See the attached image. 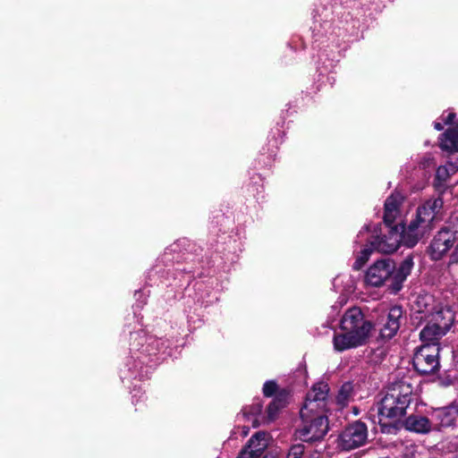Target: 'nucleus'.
I'll return each instance as SVG.
<instances>
[{"mask_svg":"<svg viewBox=\"0 0 458 458\" xmlns=\"http://www.w3.org/2000/svg\"><path fill=\"white\" fill-rule=\"evenodd\" d=\"M329 392L327 384L318 382L307 394L305 403L301 409V426L296 436L304 442L322 439L328 430L327 419L324 415Z\"/></svg>","mask_w":458,"mask_h":458,"instance_id":"nucleus-1","label":"nucleus"},{"mask_svg":"<svg viewBox=\"0 0 458 458\" xmlns=\"http://www.w3.org/2000/svg\"><path fill=\"white\" fill-rule=\"evenodd\" d=\"M402 204L403 197L399 194H391L385 200L382 222L374 227V250L393 254L402 246L403 225L397 220Z\"/></svg>","mask_w":458,"mask_h":458,"instance_id":"nucleus-2","label":"nucleus"},{"mask_svg":"<svg viewBox=\"0 0 458 458\" xmlns=\"http://www.w3.org/2000/svg\"><path fill=\"white\" fill-rule=\"evenodd\" d=\"M407 407L401 404V400L390 390L382 398L378 407V424L385 434H394L397 430L395 420L405 414Z\"/></svg>","mask_w":458,"mask_h":458,"instance_id":"nucleus-3","label":"nucleus"},{"mask_svg":"<svg viewBox=\"0 0 458 458\" xmlns=\"http://www.w3.org/2000/svg\"><path fill=\"white\" fill-rule=\"evenodd\" d=\"M440 344H422L414 352L412 363L420 374H432L438 370Z\"/></svg>","mask_w":458,"mask_h":458,"instance_id":"nucleus-4","label":"nucleus"},{"mask_svg":"<svg viewBox=\"0 0 458 458\" xmlns=\"http://www.w3.org/2000/svg\"><path fill=\"white\" fill-rule=\"evenodd\" d=\"M340 327L342 331L360 334L361 338L366 340L371 330V324L369 320L364 319L360 308L353 307L349 309L343 316Z\"/></svg>","mask_w":458,"mask_h":458,"instance_id":"nucleus-5","label":"nucleus"},{"mask_svg":"<svg viewBox=\"0 0 458 458\" xmlns=\"http://www.w3.org/2000/svg\"><path fill=\"white\" fill-rule=\"evenodd\" d=\"M367 439V428L362 422H355L347 427L339 437V446L352 450L363 445Z\"/></svg>","mask_w":458,"mask_h":458,"instance_id":"nucleus-6","label":"nucleus"},{"mask_svg":"<svg viewBox=\"0 0 458 458\" xmlns=\"http://www.w3.org/2000/svg\"><path fill=\"white\" fill-rule=\"evenodd\" d=\"M444 207L443 198H431L425 200L416 209L415 220L419 222L423 228L430 227L437 216L441 212Z\"/></svg>","mask_w":458,"mask_h":458,"instance_id":"nucleus-7","label":"nucleus"},{"mask_svg":"<svg viewBox=\"0 0 458 458\" xmlns=\"http://www.w3.org/2000/svg\"><path fill=\"white\" fill-rule=\"evenodd\" d=\"M268 440L269 437L266 432H257L237 458H259L267 447Z\"/></svg>","mask_w":458,"mask_h":458,"instance_id":"nucleus-8","label":"nucleus"},{"mask_svg":"<svg viewBox=\"0 0 458 458\" xmlns=\"http://www.w3.org/2000/svg\"><path fill=\"white\" fill-rule=\"evenodd\" d=\"M403 310L399 306L392 307L387 314L386 321L379 329V336L382 340H390L400 328L403 318Z\"/></svg>","mask_w":458,"mask_h":458,"instance_id":"nucleus-9","label":"nucleus"},{"mask_svg":"<svg viewBox=\"0 0 458 458\" xmlns=\"http://www.w3.org/2000/svg\"><path fill=\"white\" fill-rule=\"evenodd\" d=\"M403 228L400 230L402 236V245L406 248H413L418 244L420 240L423 237V226L419 224L414 218L408 225H405L403 220L400 219Z\"/></svg>","mask_w":458,"mask_h":458,"instance_id":"nucleus-10","label":"nucleus"},{"mask_svg":"<svg viewBox=\"0 0 458 458\" xmlns=\"http://www.w3.org/2000/svg\"><path fill=\"white\" fill-rule=\"evenodd\" d=\"M431 418L434 430H440L443 428L451 427L458 418V408L455 405H450L437 409L433 411Z\"/></svg>","mask_w":458,"mask_h":458,"instance_id":"nucleus-11","label":"nucleus"},{"mask_svg":"<svg viewBox=\"0 0 458 458\" xmlns=\"http://www.w3.org/2000/svg\"><path fill=\"white\" fill-rule=\"evenodd\" d=\"M394 261L391 258H382L374 261V286H382L386 282H393Z\"/></svg>","mask_w":458,"mask_h":458,"instance_id":"nucleus-12","label":"nucleus"},{"mask_svg":"<svg viewBox=\"0 0 458 458\" xmlns=\"http://www.w3.org/2000/svg\"><path fill=\"white\" fill-rule=\"evenodd\" d=\"M365 339L361 338V335L353 334L352 332L343 331V333L335 334L333 338L334 349L336 352H344L352 348H356L365 343Z\"/></svg>","mask_w":458,"mask_h":458,"instance_id":"nucleus-13","label":"nucleus"},{"mask_svg":"<svg viewBox=\"0 0 458 458\" xmlns=\"http://www.w3.org/2000/svg\"><path fill=\"white\" fill-rule=\"evenodd\" d=\"M430 321L437 323L444 329L449 331L454 321V311L449 305L438 304L430 312Z\"/></svg>","mask_w":458,"mask_h":458,"instance_id":"nucleus-14","label":"nucleus"},{"mask_svg":"<svg viewBox=\"0 0 458 458\" xmlns=\"http://www.w3.org/2000/svg\"><path fill=\"white\" fill-rule=\"evenodd\" d=\"M434 297L427 293L425 290H421L420 293H413L411 298V310L419 314H425L426 316L430 314L433 310Z\"/></svg>","mask_w":458,"mask_h":458,"instance_id":"nucleus-15","label":"nucleus"},{"mask_svg":"<svg viewBox=\"0 0 458 458\" xmlns=\"http://www.w3.org/2000/svg\"><path fill=\"white\" fill-rule=\"evenodd\" d=\"M433 427L432 419L419 414H411L404 421V428L407 430L418 434H428L434 430Z\"/></svg>","mask_w":458,"mask_h":458,"instance_id":"nucleus-16","label":"nucleus"},{"mask_svg":"<svg viewBox=\"0 0 458 458\" xmlns=\"http://www.w3.org/2000/svg\"><path fill=\"white\" fill-rule=\"evenodd\" d=\"M448 331L444 329L437 323L429 321L420 331V338L423 344H439V340L446 335Z\"/></svg>","mask_w":458,"mask_h":458,"instance_id":"nucleus-17","label":"nucleus"},{"mask_svg":"<svg viewBox=\"0 0 458 458\" xmlns=\"http://www.w3.org/2000/svg\"><path fill=\"white\" fill-rule=\"evenodd\" d=\"M413 267V255L409 254L402 260L398 267L394 266L393 282L388 286H402L403 283L411 275Z\"/></svg>","mask_w":458,"mask_h":458,"instance_id":"nucleus-18","label":"nucleus"},{"mask_svg":"<svg viewBox=\"0 0 458 458\" xmlns=\"http://www.w3.org/2000/svg\"><path fill=\"white\" fill-rule=\"evenodd\" d=\"M439 147L448 153L458 152V132L454 128L447 129L439 137Z\"/></svg>","mask_w":458,"mask_h":458,"instance_id":"nucleus-19","label":"nucleus"},{"mask_svg":"<svg viewBox=\"0 0 458 458\" xmlns=\"http://www.w3.org/2000/svg\"><path fill=\"white\" fill-rule=\"evenodd\" d=\"M445 241H446L445 239V235L438 231L427 250V252L432 260H440L446 254L447 251L444 244V242H445Z\"/></svg>","mask_w":458,"mask_h":458,"instance_id":"nucleus-20","label":"nucleus"},{"mask_svg":"<svg viewBox=\"0 0 458 458\" xmlns=\"http://www.w3.org/2000/svg\"><path fill=\"white\" fill-rule=\"evenodd\" d=\"M390 391L401 400V404L408 408L411 401L412 394V386L411 384L405 381L397 382L392 386Z\"/></svg>","mask_w":458,"mask_h":458,"instance_id":"nucleus-21","label":"nucleus"},{"mask_svg":"<svg viewBox=\"0 0 458 458\" xmlns=\"http://www.w3.org/2000/svg\"><path fill=\"white\" fill-rule=\"evenodd\" d=\"M372 235L367 238V244L365 248L357 256L352 268L353 270H360L365 264L369 261L370 255L372 254Z\"/></svg>","mask_w":458,"mask_h":458,"instance_id":"nucleus-22","label":"nucleus"},{"mask_svg":"<svg viewBox=\"0 0 458 458\" xmlns=\"http://www.w3.org/2000/svg\"><path fill=\"white\" fill-rule=\"evenodd\" d=\"M286 403V394H279L275 397V399L270 403V404L267 407V420L269 421L274 420L276 416L277 412L280 409H282Z\"/></svg>","mask_w":458,"mask_h":458,"instance_id":"nucleus-23","label":"nucleus"},{"mask_svg":"<svg viewBox=\"0 0 458 458\" xmlns=\"http://www.w3.org/2000/svg\"><path fill=\"white\" fill-rule=\"evenodd\" d=\"M352 385L349 382L344 383L336 396V403L341 407H344L351 400L352 394Z\"/></svg>","mask_w":458,"mask_h":458,"instance_id":"nucleus-24","label":"nucleus"},{"mask_svg":"<svg viewBox=\"0 0 458 458\" xmlns=\"http://www.w3.org/2000/svg\"><path fill=\"white\" fill-rule=\"evenodd\" d=\"M388 341L389 340L380 339V336L378 335L376 342H373V344H378L377 348H374V363L383 360L386 356L389 347L387 344Z\"/></svg>","mask_w":458,"mask_h":458,"instance_id":"nucleus-25","label":"nucleus"},{"mask_svg":"<svg viewBox=\"0 0 458 458\" xmlns=\"http://www.w3.org/2000/svg\"><path fill=\"white\" fill-rule=\"evenodd\" d=\"M440 233L445 235V241L444 242L445 247L446 249V251H448L454 244L456 241V233L457 232H451L448 228H442L440 230Z\"/></svg>","mask_w":458,"mask_h":458,"instance_id":"nucleus-26","label":"nucleus"},{"mask_svg":"<svg viewBox=\"0 0 458 458\" xmlns=\"http://www.w3.org/2000/svg\"><path fill=\"white\" fill-rule=\"evenodd\" d=\"M304 453V446L301 444L293 445L288 451L287 458H301Z\"/></svg>","mask_w":458,"mask_h":458,"instance_id":"nucleus-27","label":"nucleus"},{"mask_svg":"<svg viewBox=\"0 0 458 458\" xmlns=\"http://www.w3.org/2000/svg\"><path fill=\"white\" fill-rule=\"evenodd\" d=\"M277 389V386L274 381H267L263 386L264 395L269 397L272 396Z\"/></svg>","mask_w":458,"mask_h":458,"instance_id":"nucleus-28","label":"nucleus"},{"mask_svg":"<svg viewBox=\"0 0 458 458\" xmlns=\"http://www.w3.org/2000/svg\"><path fill=\"white\" fill-rule=\"evenodd\" d=\"M448 178V172L445 166H439L436 173V180L439 182H445Z\"/></svg>","mask_w":458,"mask_h":458,"instance_id":"nucleus-29","label":"nucleus"},{"mask_svg":"<svg viewBox=\"0 0 458 458\" xmlns=\"http://www.w3.org/2000/svg\"><path fill=\"white\" fill-rule=\"evenodd\" d=\"M175 270L190 274V273L193 272L194 267L192 265H191V266H182L180 263V261H177Z\"/></svg>","mask_w":458,"mask_h":458,"instance_id":"nucleus-30","label":"nucleus"},{"mask_svg":"<svg viewBox=\"0 0 458 458\" xmlns=\"http://www.w3.org/2000/svg\"><path fill=\"white\" fill-rule=\"evenodd\" d=\"M372 269V266H370L365 275H364V284L365 286H372V276L370 275V270Z\"/></svg>","mask_w":458,"mask_h":458,"instance_id":"nucleus-31","label":"nucleus"},{"mask_svg":"<svg viewBox=\"0 0 458 458\" xmlns=\"http://www.w3.org/2000/svg\"><path fill=\"white\" fill-rule=\"evenodd\" d=\"M455 118L454 113H449L445 118H444V123L445 124H451L454 123Z\"/></svg>","mask_w":458,"mask_h":458,"instance_id":"nucleus-32","label":"nucleus"},{"mask_svg":"<svg viewBox=\"0 0 458 458\" xmlns=\"http://www.w3.org/2000/svg\"><path fill=\"white\" fill-rule=\"evenodd\" d=\"M451 261L453 263H458V244L456 245L454 252L451 255Z\"/></svg>","mask_w":458,"mask_h":458,"instance_id":"nucleus-33","label":"nucleus"},{"mask_svg":"<svg viewBox=\"0 0 458 458\" xmlns=\"http://www.w3.org/2000/svg\"><path fill=\"white\" fill-rule=\"evenodd\" d=\"M434 128H435L437 131H442V130L444 129V125H443V123H441L435 122V123H434Z\"/></svg>","mask_w":458,"mask_h":458,"instance_id":"nucleus-34","label":"nucleus"},{"mask_svg":"<svg viewBox=\"0 0 458 458\" xmlns=\"http://www.w3.org/2000/svg\"><path fill=\"white\" fill-rule=\"evenodd\" d=\"M261 411V406L259 404H257L254 408V411H252L253 414H258Z\"/></svg>","mask_w":458,"mask_h":458,"instance_id":"nucleus-35","label":"nucleus"},{"mask_svg":"<svg viewBox=\"0 0 458 458\" xmlns=\"http://www.w3.org/2000/svg\"><path fill=\"white\" fill-rule=\"evenodd\" d=\"M339 302H340L341 305L345 304L347 302V298L344 297V296H341Z\"/></svg>","mask_w":458,"mask_h":458,"instance_id":"nucleus-36","label":"nucleus"},{"mask_svg":"<svg viewBox=\"0 0 458 458\" xmlns=\"http://www.w3.org/2000/svg\"><path fill=\"white\" fill-rule=\"evenodd\" d=\"M363 230H364V231H366V232H369V230H370V225H365L363 226Z\"/></svg>","mask_w":458,"mask_h":458,"instance_id":"nucleus-37","label":"nucleus"},{"mask_svg":"<svg viewBox=\"0 0 458 458\" xmlns=\"http://www.w3.org/2000/svg\"><path fill=\"white\" fill-rule=\"evenodd\" d=\"M394 293H397L398 290H400L401 288L396 287V288H394Z\"/></svg>","mask_w":458,"mask_h":458,"instance_id":"nucleus-38","label":"nucleus"},{"mask_svg":"<svg viewBox=\"0 0 458 458\" xmlns=\"http://www.w3.org/2000/svg\"><path fill=\"white\" fill-rule=\"evenodd\" d=\"M247 434H248V430H247V429H246V430L244 429V430H243V435H244V436H246Z\"/></svg>","mask_w":458,"mask_h":458,"instance_id":"nucleus-39","label":"nucleus"}]
</instances>
